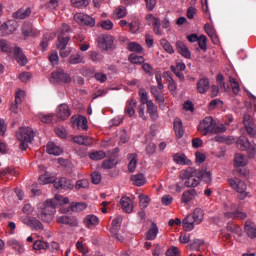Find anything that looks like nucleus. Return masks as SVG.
<instances>
[{
  "mask_svg": "<svg viewBox=\"0 0 256 256\" xmlns=\"http://www.w3.org/2000/svg\"><path fill=\"white\" fill-rule=\"evenodd\" d=\"M179 179L185 181V187H197L201 183L199 174L195 168H187L181 170L179 173Z\"/></svg>",
  "mask_w": 256,
  "mask_h": 256,
  "instance_id": "f257e3e1",
  "label": "nucleus"
},
{
  "mask_svg": "<svg viewBox=\"0 0 256 256\" xmlns=\"http://www.w3.org/2000/svg\"><path fill=\"white\" fill-rule=\"evenodd\" d=\"M37 217L45 223H51L55 217V204H52L46 200V202L40 206L37 212Z\"/></svg>",
  "mask_w": 256,
  "mask_h": 256,
  "instance_id": "f03ea898",
  "label": "nucleus"
},
{
  "mask_svg": "<svg viewBox=\"0 0 256 256\" xmlns=\"http://www.w3.org/2000/svg\"><path fill=\"white\" fill-rule=\"evenodd\" d=\"M228 185L233 189V191H236L239 195L237 196V199L239 201H243L244 199H247L249 193L247 192V184L243 182V180L239 178H228Z\"/></svg>",
  "mask_w": 256,
  "mask_h": 256,
  "instance_id": "7ed1b4c3",
  "label": "nucleus"
},
{
  "mask_svg": "<svg viewBox=\"0 0 256 256\" xmlns=\"http://www.w3.org/2000/svg\"><path fill=\"white\" fill-rule=\"evenodd\" d=\"M16 137L20 142L19 149H21V151H25L27 147H29V143L33 141V129L30 127H22L17 132Z\"/></svg>",
  "mask_w": 256,
  "mask_h": 256,
  "instance_id": "20e7f679",
  "label": "nucleus"
},
{
  "mask_svg": "<svg viewBox=\"0 0 256 256\" xmlns=\"http://www.w3.org/2000/svg\"><path fill=\"white\" fill-rule=\"evenodd\" d=\"M214 125L215 120H213V117L207 116L198 125V131L201 133V135H210V133H213Z\"/></svg>",
  "mask_w": 256,
  "mask_h": 256,
  "instance_id": "39448f33",
  "label": "nucleus"
},
{
  "mask_svg": "<svg viewBox=\"0 0 256 256\" xmlns=\"http://www.w3.org/2000/svg\"><path fill=\"white\" fill-rule=\"evenodd\" d=\"M98 47L102 51H111L115 47V38L111 35H101L98 38Z\"/></svg>",
  "mask_w": 256,
  "mask_h": 256,
  "instance_id": "423d86ee",
  "label": "nucleus"
},
{
  "mask_svg": "<svg viewBox=\"0 0 256 256\" xmlns=\"http://www.w3.org/2000/svg\"><path fill=\"white\" fill-rule=\"evenodd\" d=\"M230 211L225 213V217L228 219H247V214L239 208L238 204H229Z\"/></svg>",
  "mask_w": 256,
  "mask_h": 256,
  "instance_id": "0eeeda50",
  "label": "nucleus"
},
{
  "mask_svg": "<svg viewBox=\"0 0 256 256\" xmlns=\"http://www.w3.org/2000/svg\"><path fill=\"white\" fill-rule=\"evenodd\" d=\"M146 21L148 25H153V31L156 35L161 37L163 31L161 30V21L158 17L153 16V14L146 15Z\"/></svg>",
  "mask_w": 256,
  "mask_h": 256,
  "instance_id": "6e6552de",
  "label": "nucleus"
},
{
  "mask_svg": "<svg viewBox=\"0 0 256 256\" xmlns=\"http://www.w3.org/2000/svg\"><path fill=\"white\" fill-rule=\"evenodd\" d=\"M74 21H76V23H79V25H87L88 27H95V19L83 13L75 14Z\"/></svg>",
  "mask_w": 256,
  "mask_h": 256,
  "instance_id": "1a4fd4ad",
  "label": "nucleus"
},
{
  "mask_svg": "<svg viewBox=\"0 0 256 256\" xmlns=\"http://www.w3.org/2000/svg\"><path fill=\"white\" fill-rule=\"evenodd\" d=\"M54 187L56 189H64L65 191H71L75 188V184L67 178H58L54 180Z\"/></svg>",
  "mask_w": 256,
  "mask_h": 256,
  "instance_id": "9d476101",
  "label": "nucleus"
},
{
  "mask_svg": "<svg viewBox=\"0 0 256 256\" xmlns=\"http://www.w3.org/2000/svg\"><path fill=\"white\" fill-rule=\"evenodd\" d=\"M243 124L246 128V131L250 137H255L256 135V128L255 123L253 122V118H251V115L245 114L243 118Z\"/></svg>",
  "mask_w": 256,
  "mask_h": 256,
  "instance_id": "9b49d317",
  "label": "nucleus"
},
{
  "mask_svg": "<svg viewBox=\"0 0 256 256\" xmlns=\"http://www.w3.org/2000/svg\"><path fill=\"white\" fill-rule=\"evenodd\" d=\"M121 223H123V217L118 216L112 221V226L110 228V232L112 233V235H115L117 241L120 242L123 241V237L119 236V234L117 233H119V229H121Z\"/></svg>",
  "mask_w": 256,
  "mask_h": 256,
  "instance_id": "f8f14e48",
  "label": "nucleus"
},
{
  "mask_svg": "<svg viewBox=\"0 0 256 256\" xmlns=\"http://www.w3.org/2000/svg\"><path fill=\"white\" fill-rule=\"evenodd\" d=\"M56 115L58 119H61V121H65L66 119H69V117H71V110L69 109V106L67 104H60L57 107Z\"/></svg>",
  "mask_w": 256,
  "mask_h": 256,
  "instance_id": "ddd939ff",
  "label": "nucleus"
},
{
  "mask_svg": "<svg viewBox=\"0 0 256 256\" xmlns=\"http://www.w3.org/2000/svg\"><path fill=\"white\" fill-rule=\"evenodd\" d=\"M237 147L241 149V151H249L252 155H255L256 148L249 142V140L245 138H239L237 140Z\"/></svg>",
  "mask_w": 256,
  "mask_h": 256,
  "instance_id": "4468645a",
  "label": "nucleus"
},
{
  "mask_svg": "<svg viewBox=\"0 0 256 256\" xmlns=\"http://www.w3.org/2000/svg\"><path fill=\"white\" fill-rule=\"evenodd\" d=\"M57 223L62 225H70V227H77L79 225V221L75 217H69L67 215L58 216L56 218Z\"/></svg>",
  "mask_w": 256,
  "mask_h": 256,
  "instance_id": "2eb2a0df",
  "label": "nucleus"
},
{
  "mask_svg": "<svg viewBox=\"0 0 256 256\" xmlns=\"http://www.w3.org/2000/svg\"><path fill=\"white\" fill-rule=\"evenodd\" d=\"M52 79L54 81H61L62 83H71V76L65 73L63 70H58L52 73Z\"/></svg>",
  "mask_w": 256,
  "mask_h": 256,
  "instance_id": "dca6fc26",
  "label": "nucleus"
},
{
  "mask_svg": "<svg viewBox=\"0 0 256 256\" xmlns=\"http://www.w3.org/2000/svg\"><path fill=\"white\" fill-rule=\"evenodd\" d=\"M84 225L87 229H95L99 225V217L89 214L84 218Z\"/></svg>",
  "mask_w": 256,
  "mask_h": 256,
  "instance_id": "f3484780",
  "label": "nucleus"
},
{
  "mask_svg": "<svg viewBox=\"0 0 256 256\" xmlns=\"http://www.w3.org/2000/svg\"><path fill=\"white\" fill-rule=\"evenodd\" d=\"M210 83L209 78H200L197 82V92L201 95H204V93H207L209 91Z\"/></svg>",
  "mask_w": 256,
  "mask_h": 256,
  "instance_id": "a211bd4d",
  "label": "nucleus"
},
{
  "mask_svg": "<svg viewBox=\"0 0 256 256\" xmlns=\"http://www.w3.org/2000/svg\"><path fill=\"white\" fill-rule=\"evenodd\" d=\"M120 205L124 213H133V201L127 196L120 199Z\"/></svg>",
  "mask_w": 256,
  "mask_h": 256,
  "instance_id": "6ab92c4d",
  "label": "nucleus"
},
{
  "mask_svg": "<svg viewBox=\"0 0 256 256\" xmlns=\"http://www.w3.org/2000/svg\"><path fill=\"white\" fill-rule=\"evenodd\" d=\"M195 197H197V191H195V189L184 191L181 196V203L187 205V203H191Z\"/></svg>",
  "mask_w": 256,
  "mask_h": 256,
  "instance_id": "aec40b11",
  "label": "nucleus"
},
{
  "mask_svg": "<svg viewBox=\"0 0 256 256\" xmlns=\"http://www.w3.org/2000/svg\"><path fill=\"white\" fill-rule=\"evenodd\" d=\"M176 49L182 57H185L186 59H191V51H189V48H187V45L183 43L182 41L176 42Z\"/></svg>",
  "mask_w": 256,
  "mask_h": 256,
  "instance_id": "412c9836",
  "label": "nucleus"
},
{
  "mask_svg": "<svg viewBox=\"0 0 256 256\" xmlns=\"http://www.w3.org/2000/svg\"><path fill=\"white\" fill-rule=\"evenodd\" d=\"M46 151L49 155L59 156L63 153V148L59 147L54 142H49Z\"/></svg>",
  "mask_w": 256,
  "mask_h": 256,
  "instance_id": "4be33fe9",
  "label": "nucleus"
},
{
  "mask_svg": "<svg viewBox=\"0 0 256 256\" xmlns=\"http://www.w3.org/2000/svg\"><path fill=\"white\" fill-rule=\"evenodd\" d=\"M14 57L17 63H19V65H21L22 67L25 66L26 63H28L27 56L23 54L21 48H14Z\"/></svg>",
  "mask_w": 256,
  "mask_h": 256,
  "instance_id": "5701e85b",
  "label": "nucleus"
},
{
  "mask_svg": "<svg viewBox=\"0 0 256 256\" xmlns=\"http://www.w3.org/2000/svg\"><path fill=\"white\" fill-rule=\"evenodd\" d=\"M47 202L52 203V205H54V209H55V207H57V205L69 204V198L62 196V195H56L53 199L47 200Z\"/></svg>",
  "mask_w": 256,
  "mask_h": 256,
  "instance_id": "b1692460",
  "label": "nucleus"
},
{
  "mask_svg": "<svg viewBox=\"0 0 256 256\" xmlns=\"http://www.w3.org/2000/svg\"><path fill=\"white\" fill-rule=\"evenodd\" d=\"M196 222L193 220V217L191 215L187 216L183 221H182V227L184 231H193L195 229Z\"/></svg>",
  "mask_w": 256,
  "mask_h": 256,
  "instance_id": "393cba45",
  "label": "nucleus"
},
{
  "mask_svg": "<svg viewBox=\"0 0 256 256\" xmlns=\"http://www.w3.org/2000/svg\"><path fill=\"white\" fill-rule=\"evenodd\" d=\"M173 161H175L177 165H191V160L187 158L185 154L181 153L174 154Z\"/></svg>",
  "mask_w": 256,
  "mask_h": 256,
  "instance_id": "a878e982",
  "label": "nucleus"
},
{
  "mask_svg": "<svg viewBox=\"0 0 256 256\" xmlns=\"http://www.w3.org/2000/svg\"><path fill=\"white\" fill-rule=\"evenodd\" d=\"M147 107V113L150 115L151 119L153 121L157 120V117H159V113L157 112V105H155V103H153V101L148 102V104H146Z\"/></svg>",
  "mask_w": 256,
  "mask_h": 256,
  "instance_id": "bb28decb",
  "label": "nucleus"
},
{
  "mask_svg": "<svg viewBox=\"0 0 256 256\" xmlns=\"http://www.w3.org/2000/svg\"><path fill=\"white\" fill-rule=\"evenodd\" d=\"M174 131H175L177 139H181V137H183V135L185 133L183 130V122L179 118H176L174 120Z\"/></svg>",
  "mask_w": 256,
  "mask_h": 256,
  "instance_id": "cd10ccee",
  "label": "nucleus"
},
{
  "mask_svg": "<svg viewBox=\"0 0 256 256\" xmlns=\"http://www.w3.org/2000/svg\"><path fill=\"white\" fill-rule=\"evenodd\" d=\"M131 181H132L133 185H135L136 187H143V185H145V183H147L145 176L141 173L132 175Z\"/></svg>",
  "mask_w": 256,
  "mask_h": 256,
  "instance_id": "c85d7f7f",
  "label": "nucleus"
},
{
  "mask_svg": "<svg viewBox=\"0 0 256 256\" xmlns=\"http://www.w3.org/2000/svg\"><path fill=\"white\" fill-rule=\"evenodd\" d=\"M137 107V100L130 99L126 103L125 112L129 117H133L135 115V108Z\"/></svg>",
  "mask_w": 256,
  "mask_h": 256,
  "instance_id": "c756f323",
  "label": "nucleus"
},
{
  "mask_svg": "<svg viewBox=\"0 0 256 256\" xmlns=\"http://www.w3.org/2000/svg\"><path fill=\"white\" fill-rule=\"evenodd\" d=\"M31 15V8H20L13 14L14 19H27Z\"/></svg>",
  "mask_w": 256,
  "mask_h": 256,
  "instance_id": "7c9ffc66",
  "label": "nucleus"
},
{
  "mask_svg": "<svg viewBox=\"0 0 256 256\" xmlns=\"http://www.w3.org/2000/svg\"><path fill=\"white\" fill-rule=\"evenodd\" d=\"M74 143H77L78 145H85L86 147L89 145H93V139L87 137V136H75L73 138Z\"/></svg>",
  "mask_w": 256,
  "mask_h": 256,
  "instance_id": "2f4dec72",
  "label": "nucleus"
},
{
  "mask_svg": "<svg viewBox=\"0 0 256 256\" xmlns=\"http://www.w3.org/2000/svg\"><path fill=\"white\" fill-rule=\"evenodd\" d=\"M128 171L129 173L135 172V169H137V154L132 153L128 155Z\"/></svg>",
  "mask_w": 256,
  "mask_h": 256,
  "instance_id": "473e14b6",
  "label": "nucleus"
},
{
  "mask_svg": "<svg viewBox=\"0 0 256 256\" xmlns=\"http://www.w3.org/2000/svg\"><path fill=\"white\" fill-rule=\"evenodd\" d=\"M158 233H159V227H157V224L152 223V227L148 230L146 234V239L148 241H154V239H157Z\"/></svg>",
  "mask_w": 256,
  "mask_h": 256,
  "instance_id": "72a5a7b5",
  "label": "nucleus"
},
{
  "mask_svg": "<svg viewBox=\"0 0 256 256\" xmlns=\"http://www.w3.org/2000/svg\"><path fill=\"white\" fill-rule=\"evenodd\" d=\"M192 219L196 225H199L203 221V217H205V213L203 212V209L196 208L192 214Z\"/></svg>",
  "mask_w": 256,
  "mask_h": 256,
  "instance_id": "f704fd0d",
  "label": "nucleus"
},
{
  "mask_svg": "<svg viewBox=\"0 0 256 256\" xmlns=\"http://www.w3.org/2000/svg\"><path fill=\"white\" fill-rule=\"evenodd\" d=\"M22 33L25 37H39V30L34 29L31 26H24L22 29Z\"/></svg>",
  "mask_w": 256,
  "mask_h": 256,
  "instance_id": "c9c22d12",
  "label": "nucleus"
},
{
  "mask_svg": "<svg viewBox=\"0 0 256 256\" xmlns=\"http://www.w3.org/2000/svg\"><path fill=\"white\" fill-rule=\"evenodd\" d=\"M28 226L34 229V231H43V223L39 221L37 218L32 217L29 218Z\"/></svg>",
  "mask_w": 256,
  "mask_h": 256,
  "instance_id": "e433bc0d",
  "label": "nucleus"
},
{
  "mask_svg": "<svg viewBox=\"0 0 256 256\" xmlns=\"http://www.w3.org/2000/svg\"><path fill=\"white\" fill-rule=\"evenodd\" d=\"M198 177H200V179L204 181V183H207L208 185H211V182L213 181L211 172L207 170H201L198 174Z\"/></svg>",
  "mask_w": 256,
  "mask_h": 256,
  "instance_id": "4c0bfd02",
  "label": "nucleus"
},
{
  "mask_svg": "<svg viewBox=\"0 0 256 256\" xmlns=\"http://www.w3.org/2000/svg\"><path fill=\"white\" fill-rule=\"evenodd\" d=\"M70 208H71V211L79 213L87 209V204H85V202H73L70 204Z\"/></svg>",
  "mask_w": 256,
  "mask_h": 256,
  "instance_id": "58836bf2",
  "label": "nucleus"
},
{
  "mask_svg": "<svg viewBox=\"0 0 256 256\" xmlns=\"http://www.w3.org/2000/svg\"><path fill=\"white\" fill-rule=\"evenodd\" d=\"M105 157H107V154L103 150L91 152L89 154V158L92 161H101V159H105Z\"/></svg>",
  "mask_w": 256,
  "mask_h": 256,
  "instance_id": "ea45409f",
  "label": "nucleus"
},
{
  "mask_svg": "<svg viewBox=\"0 0 256 256\" xmlns=\"http://www.w3.org/2000/svg\"><path fill=\"white\" fill-rule=\"evenodd\" d=\"M234 165L236 167H245V165H247V158L243 154H236L234 158Z\"/></svg>",
  "mask_w": 256,
  "mask_h": 256,
  "instance_id": "a19ab883",
  "label": "nucleus"
},
{
  "mask_svg": "<svg viewBox=\"0 0 256 256\" xmlns=\"http://www.w3.org/2000/svg\"><path fill=\"white\" fill-rule=\"evenodd\" d=\"M7 245H9V247H12V249H14V251H17L19 254L23 253V244L19 243L17 240H8Z\"/></svg>",
  "mask_w": 256,
  "mask_h": 256,
  "instance_id": "79ce46f5",
  "label": "nucleus"
},
{
  "mask_svg": "<svg viewBox=\"0 0 256 256\" xmlns=\"http://www.w3.org/2000/svg\"><path fill=\"white\" fill-rule=\"evenodd\" d=\"M70 65H79V63H85L84 58L81 54H72L68 59Z\"/></svg>",
  "mask_w": 256,
  "mask_h": 256,
  "instance_id": "37998d69",
  "label": "nucleus"
},
{
  "mask_svg": "<svg viewBox=\"0 0 256 256\" xmlns=\"http://www.w3.org/2000/svg\"><path fill=\"white\" fill-rule=\"evenodd\" d=\"M245 232L250 239H256V227L253 224L246 223Z\"/></svg>",
  "mask_w": 256,
  "mask_h": 256,
  "instance_id": "c03bdc74",
  "label": "nucleus"
},
{
  "mask_svg": "<svg viewBox=\"0 0 256 256\" xmlns=\"http://www.w3.org/2000/svg\"><path fill=\"white\" fill-rule=\"evenodd\" d=\"M113 15L115 19H123V17H127V8L125 6H119L114 10Z\"/></svg>",
  "mask_w": 256,
  "mask_h": 256,
  "instance_id": "a18cd8bd",
  "label": "nucleus"
},
{
  "mask_svg": "<svg viewBox=\"0 0 256 256\" xmlns=\"http://www.w3.org/2000/svg\"><path fill=\"white\" fill-rule=\"evenodd\" d=\"M33 249L35 251H41V250H47L49 249V243L43 241V240H36L33 244Z\"/></svg>",
  "mask_w": 256,
  "mask_h": 256,
  "instance_id": "49530a36",
  "label": "nucleus"
},
{
  "mask_svg": "<svg viewBox=\"0 0 256 256\" xmlns=\"http://www.w3.org/2000/svg\"><path fill=\"white\" fill-rule=\"evenodd\" d=\"M40 185H48V183H55V179L49 175V173H45L41 175L38 179Z\"/></svg>",
  "mask_w": 256,
  "mask_h": 256,
  "instance_id": "de8ad7c7",
  "label": "nucleus"
},
{
  "mask_svg": "<svg viewBox=\"0 0 256 256\" xmlns=\"http://www.w3.org/2000/svg\"><path fill=\"white\" fill-rule=\"evenodd\" d=\"M130 33H137L141 29V21L139 19H134L128 24Z\"/></svg>",
  "mask_w": 256,
  "mask_h": 256,
  "instance_id": "09e8293b",
  "label": "nucleus"
},
{
  "mask_svg": "<svg viewBox=\"0 0 256 256\" xmlns=\"http://www.w3.org/2000/svg\"><path fill=\"white\" fill-rule=\"evenodd\" d=\"M76 125L78 129H83L84 131H87V129H89V126H87V118L85 116H79L76 119Z\"/></svg>",
  "mask_w": 256,
  "mask_h": 256,
  "instance_id": "8fccbe9b",
  "label": "nucleus"
},
{
  "mask_svg": "<svg viewBox=\"0 0 256 256\" xmlns=\"http://www.w3.org/2000/svg\"><path fill=\"white\" fill-rule=\"evenodd\" d=\"M229 83L231 85L232 91L235 95H239L241 92V86H239V82H237V79L230 77Z\"/></svg>",
  "mask_w": 256,
  "mask_h": 256,
  "instance_id": "3c124183",
  "label": "nucleus"
},
{
  "mask_svg": "<svg viewBox=\"0 0 256 256\" xmlns=\"http://www.w3.org/2000/svg\"><path fill=\"white\" fill-rule=\"evenodd\" d=\"M160 45L161 47H163L166 53H170V55H172V53H175L173 46L171 45V43H169V41H167V39H161Z\"/></svg>",
  "mask_w": 256,
  "mask_h": 256,
  "instance_id": "603ef678",
  "label": "nucleus"
},
{
  "mask_svg": "<svg viewBox=\"0 0 256 256\" xmlns=\"http://www.w3.org/2000/svg\"><path fill=\"white\" fill-rule=\"evenodd\" d=\"M139 203L142 209H147V207H149V203H151V199H149V196L145 194H140Z\"/></svg>",
  "mask_w": 256,
  "mask_h": 256,
  "instance_id": "864d4df0",
  "label": "nucleus"
},
{
  "mask_svg": "<svg viewBox=\"0 0 256 256\" xmlns=\"http://www.w3.org/2000/svg\"><path fill=\"white\" fill-rule=\"evenodd\" d=\"M71 38L69 37H62L61 34L58 36V44L57 49H65L69 44Z\"/></svg>",
  "mask_w": 256,
  "mask_h": 256,
  "instance_id": "5fc2aeb1",
  "label": "nucleus"
},
{
  "mask_svg": "<svg viewBox=\"0 0 256 256\" xmlns=\"http://www.w3.org/2000/svg\"><path fill=\"white\" fill-rule=\"evenodd\" d=\"M129 61L134 65H142V63H145V58L143 56H138L137 54H130Z\"/></svg>",
  "mask_w": 256,
  "mask_h": 256,
  "instance_id": "6e6d98bb",
  "label": "nucleus"
},
{
  "mask_svg": "<svg viewBox=\"0 0 256 256\" xmlns=\"http://www.w3.org/2000/svg\"><path fill=\"white\" fill-rule=\"evenodd\" d=\"M128 49L134 53H143V46L137 42L128 43Z\"/></svg>",
  "mask_w": 256,
  "mask_h": 256,
  "instance_id": "4d7b16f0",
  "label": "nucleus"
},
{
  "mask_svg": "<svg viewBox=\"0 0 256 256\" xmlns=\"http://www.w3.org/2000/svg\"><path fill=\"white\" fill-rule=\"evenodd\" d=\"M139 97L142 105H147L149 102L153 100H149V95L147 94V91L145 89L139 90Z\"/></svg>",
  "mask_w": 256,
  "mask_h": 256,
  "instance_id": "13d9d810",
  "label": "nucleus"
},
{
  "mask_svg": "<svg viewBox=\"0 0 256 256\" xmlns=\"http://www.w3.org/2000/svg\"><path fill=\"white\" fill-rule=\"evenodd\" d=\"M90 59L93 61V63H101L105 57L99 52L92 51L90 52Z\"/></svg>",
  "mask_w": 256,
  "mask_h": 256,
  "instance_id": "bf43d9fd",
  "label": "nucleus"
},
{
  "mask_svg": "<svg viewBox=\"0 0 256 256\" xmlns=\"http://www.w3.org/2000/svg\"><path fill=\"white\" fill-rule=\"evenodd\" d=\"M89 1L90 0H71V3L73 7H76V9H83L89 5Z\"/></svg>",
  "mask_w": 256,
  "mask_h": 256,
  "instance_id": "052dcab7",
  "label": "nucleus"
},
{
  "mask_svg": "<svg viewBox=\"0 0 256 256\" xmlns=\"http://www.w3.org/2000/svg\"><path fill=\"white\" fill-rule=\"evenodd\" d=\"M0 49L3 51V53H11L13 51V48H11L9 42L4 39H0Z\"/></svg>",
  "mask_w": 256,
  "mask_h": 256,
  "instance_id": "680f3d73",
  "label": "nucleus"
},
{
  "mask_svg": "<svg viewBox=\"0 0 256 256\" xmlns=\"http://www.w3.org/2000/svg\"><path fill=\"white\" fill-rule=\"evenodd\" d=\"M25 99V91L18 89L15 93V103L16 105H21Z\"/></svg>",
  "mask_w": 256,
  "mask_h": 256,
  "instance_id": "e2e57ef3",
  "label": "nucleus"
},
{
  "mask_svg": "<svg viewBox=\"0 0 256 256\" xmlns=\"http://www.w3.org/2000/svg\"><path fill=\"white\" fill-rule=\"evenodd\" d=\"M87 188H89V180L82 179L76 182L75 189L77 191H79V189H87Z\"/></svg>",
  "mask_w": 256,
  "mask_h": 256,
  "instance_id": "0e129e2a",
  "label": "nucleus"
},
{
  "mask_svg": "<svg viewBox=\"0 0 256 256\" xmlns=\"http://www.w3.org/2000/svg\"><path fill=\"white\" fill-rule=\"evenodd\" d=\"M198 45L202 51H207V36L206 35L199 36Z\"/></svg>",
  "mask_w": 256,
  "mask_h": 256,
  "instance_id": "69168bd1",
  "label": "nucleus"
},
{
  "mask_svg": "<svg viewBox=\"0 0 256 256\" xmlns=\"http://www.w3.org/2000/svg\"><path fill=\"white\" fill-rule=\"evenodd\" d=\"M181 255V251L177 248V246H171L166 251V256H179Z\"/></svg>",
  "mask_w": 256,
  "mask_h": 256,
  "instance_id": "338daca9",
  "label": "nucleus"
},
{
  "mask_svg": "<svg viewBox=\"0 0 256 256\" xmlns=\"http://www.w3.org/2000/svg\"><path fill=\"white\" fill-rule=\"evenodd\" d=\"M91 179H92V183L94 185H99V183H101V179H102L101 173L97 172V171L92 172Z\"/></svg>",
  "mask_w": 256,
  "mask_h": 256,
  "instance_id": "774afa93",
  "label": "nucleus"
}]
</instances>
